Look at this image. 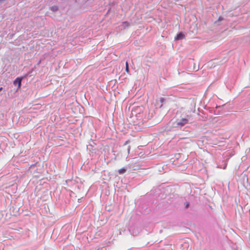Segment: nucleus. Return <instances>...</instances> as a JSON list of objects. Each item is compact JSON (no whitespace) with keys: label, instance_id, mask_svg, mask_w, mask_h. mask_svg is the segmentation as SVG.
<instances>
[{"label":"nucleus","instance_id":"13","mask_svg":"<svg viewBox=\"0 0 250 250\" xmlns=\"http://www.w3.org/2000/svg\"><path fill=\"white\" fill-rule=\"evenodd\" d=\"M189 206V202H186L185 203V208H188Z\"/></svg>","mask_w":250,"mask_h":250},{"label":"nucleus","instance_id":"5","mask_svg":"<svg viewBox=\"0 0 250 250\" xmlns=\"http://www.w3.org/2000/svg\"><path fill=\"white\" fill-rule=\"evenodd\" d=\"M185 38V35L182 32H179L175 36L174 40L175 41H179Z\"/></svg>","mask_w":250,"mask_h":250},{"label":"nucleus","instance_id":"3","mask_svg":"<svg viewBox=\"0 0 250 250\" xmlns=\"http://www.w3.org/2000/svg\"><path fill=\"white\" fill-rule=\"evenodd\" d=\"M24 79V78L23 77V76H21L16 78L13 81V84L14 85H18L17 90L19 89L21 87V82Z\"/></svg>","mask_w":250,"mask_h":250},{"label":"nucleus","instance_id":"9","mask_svg":"<svg viewBox=\"0 0 250 250\" xmlns=\"http://www.w3.org/2000/svg\"><path fill=\"white\" fill-rule=\"evenodd\" d=\"M166 99L164 97H161L160 98V102L161 103V104L159 106L160 108H161L163 106V104L165 102Z\"/></svg>","mask_w":250,"mask_h":250},{"label":"nucleus","instance_id":"15","mask_svg":"<svg viewBox=\"0 0 250 250\" xmlns=\"http://www.w3.org/2000/svg\"><path fill=\"white\" fill-rule=\"evenodd\" d=\"M130 149H131V147L130 146H127V154H128L129 153V152H130Z\"/></svg>","mask_w":250,"mask_h":250},{"label":"nucleus","instance_id":"2","mask_svg":"<svg viewBox=\"0 0 250 250\" xmlns=\"http://www.w3.org/2000/svg\"><path fill=\"white\" fill-rule=\"evenodd\" d=\"M229 158H223L221 160H220L217 163V167L220 168L226 169L227 166L228 161Z\"/></svg>","mask_w":250,"mask_h":250},{"label":"nucleus","instance_id":"8","mask_svg":"<svg viewBox=\"0 0 250 250\" xmlns=\"http://www.w3.org/2000/svg\"><path fill=\"white\" fill-rule=\"evenodd\" d=\"M50 9L53 12H56L59 10V7L57 5H53L50 7Z\"/></svg>","mask_w":250,"mask_h":250},{"label":"nucleus","instance_id":"4","mask_svg":"<svg viewBox=\"0 0 250 250\" xmlns=\"http://www.w3.org/2000/svg\"><path fill=\"white\" fill-rule=\"evenodd\" d=\"M130 25V22L127 21H123L121 25L119 26L120 30H124L128 28Z\"/></svg>","mask_w":250,"mask_h":250},{"label":"nucleus","instance_id":"18","mask_svg":"<svg viewBox=\"0 0 250 250\" xmlns=\"http://www.w3.org/2000/svg\"><path fill=\"white\" fill-rule=\"evenodd\" d=\"M41 60L39 62H38V64H39L41 63Z\"/></svg>","mask_w":250,"mask_h":250},{"label":"nucleus","instance_id":"7","mask_svg":"<svg viewBox=\"0 0 250 250\" xmlns=\"http://www.w3.org/2000/svg\"><path fill=\"white\" fill-rule=\"evenodd\" d=\"M126 171V169L125 168L123 167L118 170V173L120 174H123L125 173Z\"/></svg>","mask_w":250,"mask_h":250},{"label":"nucleus","instance_id":"1","mask_svg":"<svg viewBox=\"0 0 250 250\" xmlns=\"http://www.w3.org/2000/svg\"><path fill=\"white\" fill-rule=\"evenodd\" d=\"M191 117L189 115H187L185 118H182L180 120H177L176 125L177 127H182L185 125L191 123Z\"/></svg>","mask_w":250,"mask_h":250},{"label":"nucleus","instance_id":"17","mask_svg":"<svg viewBox=\"0 0 250 250\" xmlns=\"http://www.w3.org/2000/svg\"><path fill=\"white\" fill-rule=\"evenodd\" d=\"M3 88L2 87H0V91H1L2 90Z\"/></svg>","mask_w":250,"mask_h":250},{"label":"nucleus","instance_id":"6","mask_svg":"<svg viewBox=\"0 0 250 250\" xmlns=\"http://www.w3.org/2000/svg\"><path fill=\"white\" fill-rule=\"evenodd\" d=\"M34 71V68L31 69L26 74L23 76V77L25 79L29 76H31V73Z\"/></svg>","mask_w":250,"mask_h":250},{"label":"nucleus","instance_id":"16","mask_svg":"<svg viewBox=\"0 0 250 250\" xmlns=\"http://www.w3.org/2000/svg\"><path fill=\"white\" fill-rule=\"evenodd\" d=\"M6 0H0V4H1L2 2H3Z\"/></svg>","mask_w":250,"mask_h":250},{"label":"nucleus","instance_id":"10","mask_svg":"<svg viewBox=\"0 0 250 250\" xmlns=\"http://www.w3.org/2000/svg\"><path fill=\"white\" fill-rule=\"evenodd\" d=\"M125 71L127 73H129V64L127 62H125Z\"/></svg>","mask_w":250,"mask_h":250},{"label":"nucleus","instance_id":"12","mask_svg":"<svg viewBox=\"0 0 250 250\" xmlns=\"http://www.w3.org/2000/svg\"><path fill=\"white\" fill-rule=\"evenodd\" d=\"M37 164V163H35V164H32V165L30 166V167H29V168H30V169L33 168L34 167H35L36 166Z\"/></svg>","mask_w":250,"mask_h":250},{"label":"nucleus","instance_id":"14","mask_svg":"<svg viewBox=\"0 0 250 250\" xmlns=\"http://www.w3.org/2000/svg\"><path fill=\"white\" fill-rule=\"evenodd\" d=\"M129 143H130V140H127V141H126L125 142V143H124V144L123 146H125L127 145L128 144H129Z\"/></svg>","mask_w":250,"mask_h":250},{"label":"nucleus","instance_id":"11","mask_svg":"<svg viewBox=\"0 0 250 250\" xmlns=\"http://www.w3.org/2000/svg\"><path fill=\"white\" fill-rule=\"evenodd\" d=\"M224 20V18L222 16H220L219 17L218 20L214 22L215 23H217L218 21H223Z\"/></svg>","mask_w":250,"mask_h":250}]
</instances>
